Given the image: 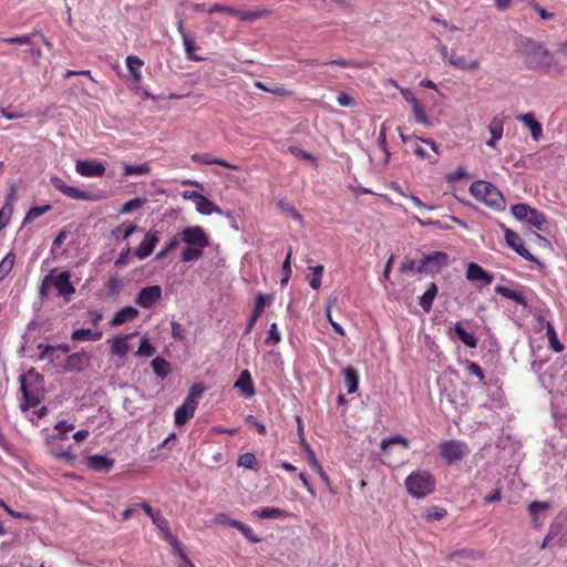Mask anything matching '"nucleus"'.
<instances>
[{
	"label": "nucleus",
	"mask_w": 567,
	"mask_h": 567,
	"mask_svg": "<svg viewBox=\"0 0 567 567\" xmlns=\"http://www.w3.org/2000/svg\"><path fill=\"white\" fill-rule=\"evenodd\" d=\"M532 207L527 204H516L512 206V214L519 220H526Z\"/></svg>",
	"instance_id": "13d9d810"
},
{
	"label": "nucleus",
	"mask_w": 567,
	"mask_h": 567,
	"mask_svg": "<svg viewBox=\"0 0 567 567\" xmlns=\"http://www.w3.org/2000/svg\"><path fill=\"white\" fill-rule=\"evenodd\" d=\"M238 530L250 542L254 544L259 543L261 539L252 532V529L245 523L241 522V524L238 527Z\"/></svg>",
	"instance_id": "e2e57ef3"
},
{
	"label": "nucleus",
	"mask_w": 567,
	"mask_h": 567,
	"mask_svg": "<svg viewBox=\"0 0 567 567\" xmlns=\"http://www.w3.org/2000/svg\"><path fill=\"white\" fill-rule=\"evenodd\" d=\"M204 249L205 248L198 247V246H186L182 250L181 260L184 262H190V261L198 260L203 257Z\"/></svg>",
	"instance_id": "f704fd0d"
},
{
	"label": "nucleus",
	"mask_w": 567,
	"mask_h": 567,
	"mask_svg": "<svg viewBox=\"0 0 567 567\" xmlns=\"http://www.w3.org/2000/svg\"><path fill=\"white\" fill-rule=\"evenodd\" d=\"M311 270H312V277L309 280V286L312 289L318 290L321 287V279H322V274H323L324 268L322 265H318V266L312 267Z\"/></svg>",
	"instance_id": "5fc2aeb1"
},
{
	"label": "nucleus",
	"mask_w": 567,
	"mask_h": 567,
	"mask_svg": "<svg viewBox=\"0 0 567 567\" xmlns=\"http://www.w3.org/2000/svg\"><path fill=\"white\" fill-rule=\"evenodd\" d=\"M450 557L451 558H464V559H477V558H481L482 555L475 550H472V549H460V550H455V551H452L450 554Z\"/></svg>",
	"instance_id": "052dcab7"
},
{
	"label": "nucleus",
	"mask_w": 567,
	"mask_h": 567,
	"mask_svg": "<svg viewBox=\"0 0 567 567\" xmlns=\"http://www.w3.org/2000/svg\"><path fill=\"white\" fill-rule=\"evenodd\" d=\"M196 408L197 406L185 401L175 411V424L178 426L184 425L189 419H192L194 416Z\"/></svg>",
	"instance_id": "cd10ccee"
},
{
	"label": "nucleus",
	"mask_w": 567,
	"mask_h": 567,
	"mask_svg": "<svg viewBox=\"0 0 567 567\" xmlns=\"http://www.w3.org/2000/svg\"><path fill=\"white\" fill-rule=\"evenodd\" d=\"M495 292L506 299H511V300L515 301L516 303H518L520 306H524V307L527 306L525 297L519 291L512 290L505 286H496Z\"/></svg>",
	"instance_id": "2f4dec72"
},
{
	"label": "nucleus",
	"mask_w": 567,
	"mask_h": 567,
	"mask_svg": "<svg viewBox=\"0 0 567 567\" xmlns=\"http://www.w3.org/2000/svg\"><path fill=\"white\" fill-rule=\"evenodd\" d=\"M138 229L137 225L131 224L128 226L121 225L112 230V237L116 240H126L128 237H131L134 233H136Z\"/></svg>",
	"instance_id": "4c0bfd02"
},
{
	"label": "nucleus",
	"mask_w": 567,
	"mask_h": 567,
	"mask_svg": "<svg viewBox=\"0 0 567 567\" xmlns=\"http://www.w3.org/2000/svg\"><path fill=\"white\" fill-rule=\"evenodd\" d=\"M159 243V231L158 230H148L142 243L135 249L134 255L137 259L144 260L150 257L156 245Z\"/></svg>",
	"instance_id": "ddd939ff"
},
{
	"label": "nucleus",
	"mask_w": 567,
	"mask_h": 567,
	"mask_svg": "<svg viewBox=\"0 0 567 567\" xmlns=\"http://www.w3.org/2000/svg\"><path fill=\"white\" fill-rule=\"evenodd\" d=\"M551 505L548 502L533 501L528 504L527 511L533 518V526L539 528L543 522L539 520L540 513L549 511Z\"/></svg>",
	"instance_id": "412c9836"
},
{
	"label": "nucleus",
	"mask_w": 567,
	"mask_h": 567,
	"mask_svg": "<svg viewBox=\"0 0 567 567\" xmlns=\"http://www.w3.org/2000/svg\"><path fill=\"white\" fill-rule=\"evenodd\" d=\"M281 341V334L279 332L277 323H271L265 339L267 346H276Z\"/></svg>",
	"instance_id": "864d4df0"
},
{
	"label": "nucleus",
	"mask_w": 567,
	"mask_h": 567,
	"mask_svg": "<svg viewBox=\"0 0 567 567\" xmlns=\"http://www.w3.org/2000/svg\"><path fill=\"white\" fill-rule=\"evenodd\" d=\"M145 203H146L145 198H140V197L133 198V199L126 202L121 207L120 213L121 214H128V213H131V212L142 207Z\"/></svg>",
	"instance_id": "4d7b16f0"
},
{
	"label": "nucleus",
	"mask_w": 567,
	"mask_h": 567,
	"mask_svg": "<svg viewBox=\"0 0 567 567\" xmlns=\"http://www.w3.org/2000/svg\"><path fill=\"white\" fill-rule=\"evenodd\" d=\"M526 221L534 226L536 229L542 230L544 224L546 223V217L543 213L532 207Z\"/></svg>",
	"instance_id": "a18cd8bd"
},
{
	"label": "nucleus",
	"mask_w": 567,
	"mask_h": 567,
	"mask_svg": "<svg viewBox=\"0 0 567 567\" xmlns=\"http://www.w3.org/2000/svg\"><path fill=\"white\" fill-rule=\"evenodd\" d=\"M394 444H401L404 450L409 447V442L405 437H403L402 435H394L388 440H383L381 443V449L383 451H386L391 445Z\"/></svg>",
	"instance_id": "6e6d98bb"
},
{
	"label": "nucleus",
	"mask_w": 567,
	"mask_h": 567,
	"mask_svg": "<svg viewBox=\"0 0 567 567\" xmlns=\"http://www.w3.org/2000/svg\"><path fill=\"white\" fill-rule=\"evenodd\" d=\"M277 206L280 210L289 214L292 219L297 221H302L301 214L295 208V206L287 199V198H280L277 203Z\"/></svg>",
	"instance_id": "79ce46f5"
},
{
	"label": "nucleus",
	"mask_w": 567,
	"mask_h": 567,
	"mask_svg": "<svg viewBox=\"0 0 567 567\" xmlns=\"http://www.w3.org/2000/svg\"><path fill=\"white\" fill-rule=\"evenodd\" d=\"M257 517L260 519H269V518H284L287 516V513L278 507H265L260 512L256 513Z\"/></svg>",
	"instance_id": "37998d69"
},
{
	"label": "nucleus",
	"mask_w": 567,
	"mask_h": 567,
	"mask_svg": "<svg viewBox=\"0 0 567 567\" xmlns=\"http://www.w3.org/2000/svg\"><path fill=\"white\" fill-rule=\"evenodd\" d=\"M447 514L446 509L439 506H432L425 509L424 518L426 522L440 520Z\"/></svg>",
	"instance_id": "3c124183"
},
{
	"label": "nucleus",
	"mask_w": 567,
	"mask_h": 567,
	"mask_svg": "<svg viewBox=\"0 0 567 567\" xmlns=\"http://www.w3.org/2000/svg\"><path fill=\"white\" fill-rule=\"evenodd\" d=\"M449 63L460 70H463V71H474V70L478 69V66H480L478 60L468 61V60H466L465 56L458 55L453 51L451 52V54L449 56Z\"/></svg>",
	"instance_id": "5701e85b"
},
{
	"label": "nucleus",
	"mask_w": 567,
	"mask_h": 567,
	"mask_svg": "<svg viewBox=\"0 0 567 567\" xmlns=\"http://www.w3.org/2000/svg\"><path fill=\"white\" fill-rule=\"evenodd\" d=\"M467 446L455 440L445 441L440 445V453L445 461H460L468 455Z\"/></svg>",
	"instance_id": "9b49d317"
},
{
	"label": "nucleus",
	"mask_w": 567,
	"mask_h": 567,
	"mask_svg": "<svg viewBox=\"0 0 567 567\" xmlns=\"http://www.w3.org/2000/svg\"><path fill=\"white\" fill-rule=\"evenodd\" d=\"M437 291L439 289L436 284L431 282L426 291L420 297L419 305L425 312L431 311Z\"/></svg>",
	"instance_id": "7c9ffc66"
},
{
	"label": "nucleus",
	"mask_w": 567,
	"mask_h": 567,
	"mask_svg": "<svg viewBox=\"0 0 567 567\" xmlns=\"http://www.w3.org/2000/svg\"><path fill=\"white\" fill-rule=\"evenodd\" d=\"M16 262V254L10 251L7 256L0 261V281H2L12 270Z\"/></svg>",
	"instance_id": "ea45409f"
},
{
	"label": "nucleus",
	"mask_w": 567,
	"mask_h": 567,
	"mask_svg": "<svg viewBox=\"0 0 567 567\" xmlns=\"http://www.w3.org/2000/svg\"><path fill=\"white\" fill-rule=\"evenodd\" d=\"M20 389L25 400V406H37L43 395L44 378L37 372L34 368H30L19 378Z\"/></svg>",
	"instance_id": "f03ea898"
},
{
	"label": "nucleus",
	"mask_w": 567,
	"mask_h": 567,
	"mask_svg": "<svg viewBox=\"0 0 567 567\" xmlns=\"http://www.w3.org/2000/svg\"><path fill=\"white\" fill-rule=\"evenodd\" d=\"M466 279L472 282L481 281L485 286H489L494 277L478 264L470 262L466 269Z\"/></svg>",
	"instance_id": "f3484780"
},
{
	"label": "nucleus",
	"mask_w": 567,
	"mask_h": 567,
	"mask_svg": "<svg viewBox=\"0 0 567 567\" xmlns=\"http://www.w3.org/2000/svg\"><path fill=\"white\" fill-rule=\"evenodd\" d=\"M155 353V348L151 344L147 338L141 339L140 347L136 351V355L140 357H152Z\"/></svg>",
	"instance_id": "bf43d9fd"
},
{
	"label": "nucleus",
	"mask_w": 567,
	"mask_h": 567,
	"mask_svg": "<svg viewBox=\"0 0 567 567\" xmlns=\"http://www.w3.org/2000/svg\"><path fill=\"white\" fill-rule=\"evenodd\" d=\"M181 240L187 246H198L206 248L209 246V238L200 226H188L179 234Z\"/></svg>",
	"instance_id": "1a4fd4ad"
},
{
	"label": "nucleus",
	"mask_w": 567,
	"mask_h": 567,
	"mask_svg": "<svg viewBox=\"0 0 567 567\" xmlns=\"http://www.w3.org/2000/svg\"><path fill=\"white\" fill-rule=\"evenodd\" d=\"M454 331H455V334L457 336V338L460 339V341L462 343H464L466 347L468 348H476L477 347V343H478V339L476 338V336L472 332H467L462 322H456L454 324Z\"/></svg>",
	"instance_id": "c85d7f7f"
},
{
	"label": "nucleus",
	"mask_w": 567,
	"mask_h": 567,
	"mask_svg": "<svg viewBox=\"0 0 567 567\" xmlns=\"http://www.w3.org/2000/svg\"><path fill=\"white\" fill-rule=\"evenodd\" d=\"M2 42L8 44H30L31 43V34H23L17 37L4 38Z\"/></svg>",
	"instance_id": "338daca9"
},
{
	"label": "nucleus",
	"mask_w": 567,
	"mask_h": 567,
	"mask_svg": "<svg viewBox=\"0 0 567 567\" xmlns=\"http://www.w3.org/2000/svg\"><path fill=\"white\" fill-rule=\"evenodd\" d=\"M45 285H50V287L56 290L58 296L70 300V297L75 293V288L71 282V274L70 271H63L56 274L55 269H52L45 276Z\"/></svg>",
	"instance_id": "0eeeda50"
},
{
	"label": "nucleus",
	"mask_w": 567,
	"mask_h": 567,
	"mask_svg": "<svg viewBox=\"0 0 567 567\" xmlns=\"http://www.w3.org/2000/svg\"><path fill=\"white\" fill-rule=\"evenodd\" d=\"M143 65V61L136 55H128L126 58V66L135 82H140L142 79L141 68Z\"/></svg>",
	"instance_id": "72a5a7b5"
},
{
	"label": "nucleus",
	"mask_w": 567,
	"mask_h": 567,
	"mask_svg": "<svg viewBox=\"0 0 567 567\" xmlns=\"http://www.w3.org/2000/svg\"><path fill=\"white\" fill-rule=\"evenodd\" d=\"M194 197L197 199L195 205L196 209L204 215H210L212 213H221V209L215 205L210 199H208L204 195H194Z\"/></svg>",
	"instance_id": "c756f323"
},
{
	"label": "nucleus",
	"mask_w": 567,
	"mask_h": 567,
	"mask_svg": "<svg viewBox=\"0 0 567 567\" xmlns=\"http://www.w3.org/2000/svg\"><path fill=\"white\" fill-rule=\"evenodd\" d=\"M412 111H413V114H414V120L416 123L419 124H423L425 126H431V122L424 111V107L421 105V103H415L413 106H412Z\"/></svg>",
	"instance_id": "603ef678"
},
{
	"label": "nucleus",
	"mask_w": 567,
	"mask_h": 567,
	"mask_svg": "<svg viewBox=\"0 0 567 567\" xmlns=\"http://www.w3.org/2000/svg\"><path fill=\"white\" fill-rule=\"evenodd\" d=\"M162 287L158 285L147 286L140 290L134 302L144 309H151L162 299Z\"/></svg>",
	"instance_id": "9d476101"
},
{
	"label": "nucleus",
	"mask_w": 567,
	"mask_h": 567,
	"mask_svg": "<svg viewBox=\"0 0 567 567\" xmlns=\"http://www.w3.org/2000/svg\"><path fill=\"white\" fill-rule=\"evenodd\" d=\"M75 171L81 176L100 177L105 173V167L102 163L96 161H78Z\"/></svg>",
	"instance_id": "dca6fc26"
},
{
	"label": "nucleus",
	"mask_w": 567,
	"mask_h": 567,
	"mask_svg": "<svg viewBox=\"0 0 567 567\" xmlns=\"http://www.w3.org/2000/svg\"><path fill=\"white\" fill-rule=\"evenodd\" d=\"M16 189L12 186L11 194L8 196L6 204L0 209V224H3V228L8 225L10 221L11 215L13 213V194Z\"/></svg>",
	"instance_id": "c9c22d12"
},
{
	"label": "nucleus",
	"mask_w": 567,
	"mask_h": 567,
	"mask_svg": "<svg viewBox=\"0 0 567 567\" xmlns=\"http://www.w3.org/2000/svg\"><path fill=\"white\" fill-rule=\"evenodd\" d=\"M505 240H506V244L514 250L516 251L519 256H522L523 258H525L526 260L528 261H534V262H537V258L532 255L523 245V239L520 238V236L512 230V229H506L505 230Z\"/></svg>",
	"instance_id": "4468645a"
},
{
	"label": "nucleus",
	"mask_w": 567,
	"mask_h": 567,
	"mask_svg": "<svg viewBox=\"0 0 567 567\" xmlns=\"http://www.w3.org/2000/svg\"><path fill=\"white\" fill-rule=\"evenodd\" d=\"M192 161L202 164H216L233 171H239V166L231 164L225 159L214 157L209 153H196L192 155Z\"/></svg>",
	"instance_id": "6ab92c4d"
},
{
	"label": "nucleus",
	"mask_w": 567,
	"mask_h": 567,
	"mask_svg": "<svg viewBox=\"0 0 567 567\" xmlns=\"http://www.w3.org/2000/svg\"><path fill=\"white\" fill-rule=\"evenodd\" d=\"M151 172V167L148 164H142V165H124V176H131V175H145Z\"/></svg>",
	"instance_id": "8fccbe9b"
},
{
	"label": "nucleus",
	"mask_w": 567,
	"mask_h": 567,
	"mask_svg": "<svg viewBox=\"0 0 567 567\" xmlns=\"http://www.w3.org/2000/svg\"><path fill=\"white\" fill-rule=\"evenodd\" d=\"M234 386L239 389L246 398H251L255 395L254 382L248 370L241 371Z\"/></svg>",
	"instance_id": "4be33fe9"
},
{
	"label": "nucleus",
	"mask_w": 567,
	"mask_h": 567,
	"mask_svg": "<svg viewBox=\"0 0 567 567\" xmlns=\"http://www.w3.org/2000/svg\"><path fill=\"white\" fill-rule=\"evenodd\" d=\"M140 312L136 308L132 306H127L116 311L110 321V324L113 327L121 326L125 322L133 321L138 317Z\"/></svg>",
	"instance_id": "aec40b11"
},
{
	"label": "nucleus",
	"mask_w": 567,
	"mask_h": 567,
	"mask_svg": "<svg viewBox=\"0 0 567 567\" xmlns=\"http://www.w3.org/2000/svg\"><path fill=\"white\" fill-rule=\"evenodd\" d=\"M136 333H127L115 336L109 339L107 342L111 344V354L124 359L131 350L128 340Z\"/></svg>",
	"instance_id": "2eb2a0df"
},
{
	"label": "nucleus",
	"mask_w": 567,
	"mask_h": 567,
	"mask_svg": "<svg viewBox=\"0 0 567 567\" xmlns=\"http://www.w3.org/2000/svg\"><path fill=\"white\" fill-rule=\"evenodd\" d=\"M271 302V296L258 293L255 298L254 307L264 312L265 308Z\"/></svg>",
	"instance_id": "774afa93"
},
{
	"label": "nucleus",
	"mask_w": 567,
	"mask_h": 567,
	"mask_svg": "<svg viewBox=\"0 0 567 567\" xmlns=\"http://www.w3.org/2000/svg\"><path fill=\"white\" fill-rule=\"evenodd\" d=\"M52 206L50 204H45L42 206H34L29 209L24 217V224L31 223L42 216L43 214L50 212Z\"/></svg>",
	"instance_id": "c03bdc74"
},
{
	"label": "nucleus",
	"mask_w": 567,
	"mask_h": 567,
	"mask_svg": "<svg viewBox=\"0 0 567 567\" xmlns=\"http://www.w3.org/2000/svg\"><path fill=\"white\" fill-rule=\"evenodd\" d=\"M50 183L54 187V189L59 190L64 196H66V197H69L71 199L95 202V200H99V199L102 198V196H100L97 194H94V193H91V192H87V190H83L81 188L68 185L59 176H52L50 178Z\"/></svg>",
	"instance_id": "6e6552de"
},
{
	"label": "nucleus",
	"mask_w": 567,
	"mask_h": 567,
	"mask_svg": "<svg viewBox=\"0 0 567 567\" xmlns=\"http://www.w3.org/2000/svg\"><path fill=\"white\" fill-rule=\"evenodd\" d=\"M546 336L549 347L557 353L564 350V344L558 340L557 332L550 322L546 323Z\"/></svg>",
	"instance_id": "e433bc0d"
},
{
	"label": "nucleus",
	"mask_w": 567,
	"mask_h": 567,
	"mask_svg": "<svg viewBox=\"0 0 567 567\" xmlns=\"http://www.w3.org/2000/svg\"><path fill=\"white\" fill-rule=\"evenodd\" d=\"M74 430V424L69 423L68 421H60L56 423L54 431L56 434L52 437L50 445L52 449V454L55 457H64L68 461H73L75 455L71 451V446L64 449V442L68 440L66 434Z\"/></svg>",
	"instance_id": "39448f33"
},
{
	"label": "nucleus",
	"mask_w": 567,
	"mask_h": 567,
	"mask_svg": "<svg viewBox=\"0 0 567 567\" xmlns=\"http://www.w3.org/2000/svg\"><path fill=\"white\" fill-rule=\"evenodd\" d=\"M87 468L92 472L107 474L111 472L114 463H86Z\"/></svg>",
	"instance_id": "69168bd1"
},
{
	"label": "nucleus",
	"mask_w": 567,
	"mask_h": 567,
	"mask_svg": "<svg viewBox=\"0 0 567 567\" xmlns=\"http://www.w3.org/2000/svg\"><path fill=\"white\" fill-rule=\"evenodd\" d=\"M102 337V332L93 331L91 329H76L72 332V340L74 341H97Z\"/></svg>",
	"instance_id": "473e14b6"
},
{
	"label": "nucleus",
	"mask_w": 567,
	"mask_h": 567,
	"mask_svg": "<svg viewBox=\"0 0 567 567\" xmlns=\"http://www.w3.org/2000/svg\"><path fill=\"white\" fill-rule=\"evenodd\" d=\"M342 374L344 378V385L348 390V393H355L359 388L358 371L353 367L348 365L343 369Z\"/></svg>",
	"instance_id": "bb28decb"
},
{
	"label": "nucleus",
	"mask_w": 567,
	"mask_h": 567,
	"mask_svg": "<svg viewBox=\"0 0 567 567\" xmlns=\"http://www.w3.org/2000/svg\"><path fill=\"white\" fill-rule=\"evenodd\" d=\"M405 487L410 495L422 498L434 491L435 478L427 471H415L406 477Z\"/></svg>",
	"instance_id": "20e7f679"
},
{
	"label": "nucleus",
	"mask_w": 567,
	"mask_h": 567,
	"mask_svg": "<svg viewBox=\"0 0 567 567\" xmlns=\"http://www.w3.org/2000/svg\"><path fill=\"white\" fill-rule=\"evenodd\" d=\"M550 537L555 538V544L564 547L567 544V515L558 514L549 525Z\"/></svg>",
	"instance_id": "f8f14e48"
},
{
	"label": "nucleus",
	"mask_w": 567,
	"mask_h": 567,
	"mask_svg": "<svg viewBox=\"0 0 567 567\" xmlns=\"http://www.w3.org/2000/svg\"><path fill=\"white\" fill-rule=\"evenodd\" d=\"M38 349L41 350V353L39 355L40 360L48 358L51 362L54 361L53 353L56 351V348L54 346L40 343L38 346Z\"/></svg>",
	"instance_id": "0e129e2a"
},
{
	"label": "nucleus",
	"mask_w": 567,
	"mask_h": 567,
	"mask_svg": "<svg viewBox=\"0 0 567 567\" xmlns=\"http://www.w3.org/2000/svg\"><path fill=\"white\" fill-rule=\"evenodd\" d=\"M105 288L107 297H115L123 288V280L118 277H112L106 281Z\"/></svg>",
	"instance_id": "de8ad7c7"
},
{
	"label": "nucleus",
	"mask_w": 567,
	"mask_h": 567,
	"mask_svg": "<svg viewBox=\"0 0 567 567\" xmlns=\"http://www.w3.org/2000/svg\"><path fill=\"white\" fill-rule=\"evenodd\" d=\"M516 118L518 121H520L522 123H524V125L530 130L532 137L535 141H538L540 138V136L543 135V127H542L540 123H538L535 120V116L533 113L522 114V115L516 116Z\"/></svg>",
	"instance_id": "393cba45"
},
{
	"label": "nucleus",
	"mask_w": 567,
	"mask_h": 567,
	"mask_svg": "<svg viewBox=\"0 0 567 567\" xmlns=\"http://www.w3.org/2000/svg\"><path fill=\"white\" fill-rule=\"evenodd\" d=\"M151 365H152V369L154 371V373L162 378V379H165L169 372V363L161 358V357H156L152 360L151 362Z\"/></svg>",
	"instance_id": "58836bf2"
},
{
	"label": "nucleus",
	"mask_w": 567,
	"mask_h": 567,
	"mask_svg": "<svg viewBox=\"0 0 567 567\" xmlns=\"http://www.w3.org/2000/svg\"><path fill=\"white\" fill-rule=\"evenodd\" d=\"M466 369L471 374H474L478 378V380L484 383L485 382V374L482 368L474 361L467 360L465 362Z\"/></svg>",
	"instance_id": "680f3d73"
},
{
	"label": "nucleus",
	"mask_w": 567,
	"mask_h": 567,
	"mask_svg": "<svg viewBox=\"0 0 567 567\" xmlns=\"http://www.w3.org/2000/svg\"><path fill=\"white\" fill-rule=\"evenodd\" d=\"M272 13L269 9L240 10L236 8L235 17L240 21H256L268 18Z\"/></svg>",
	"instance_id": "b1692460"
},
{
	"label": "nucleus",
	"mask_w": 567,
	"mask_h": 567,
	"mask_svg": "<svg viewBox=\"0 0 567 567\" xmlns=\"http://www.w3.org/2000/svg\"><path fill=\"white\" fill-rule=\"evenodd\" d=\"M87 364V357L81 352H74L66 358L64 369L66 371H82Z\"/></svg>",
	"instance_id": "a878e982"
},
{
	"label": "nucleus",
	"mask_w": 567,
	"mask_h": 567,
	"mask_svg": "<svg viewBox=\"0 0 567 567\" xmlns=\"http://www.w3.org/2000/svg\"><path fill=\"white\" fill-rule=\"evenodd\" d=\"M522 54L529 70L547 69L554 63V54L543 43L529 39L523 43Z\"/></svg>",
	"instance_id": "f257e3e1"
},
{
	"label": "nucleus",
	"mask_w": 567,
	"mask_h": 567,
	"mask_svg": "<svg viewBox=\"0 0 567 567\" xmlns=\"http://www.w3.org/2000/svg\"><path fill=\"white\" fill-rule=\"evenodd\" d=\"M204 391H205V388L203 384H200V383L193 384L189 389V392H188L185 401L197 406L198 400L203 395Z\"/></svg>",
	"instance_id": "09e8293b"
},
{
	"label": "nucleus",
	"mask_w": 567,
	"mask_h": 567,
	"mask_svg": "<svg viewBox=\"0 0 567 567\" xmlns=\"http://www.w3.org/2000/svg\"><path fill=\"white\" fill-rule=\"evenodd\" d=\"M447 260V255L442 251H436L433 255L425 256L420 265L416 267L414 260H408L401 265L402 272H409L416 269L417 272H435L439 271L441 266Z\"/></svg>",
	"instance_id": "423d86ee"
},
{
	"label": "nucleus",
	"mask_w": 567,
	"mask_h": 567,
	"mask_svg": "<svg viewBox=\"0 0 567 567\" xmlns=\"http://www.w3.org/2000/svg\"><path fill=\"white\" fill-rule=\"evenodd\" d=\"M470 193L477 200L496 210L504 209L505 199L502 193L491 183L475 181L470 186Z\"/></svg>",
	"instance_id": "7ed1b4c3"
},
{
	"label": "nucleus",
	"mask_w": 567,
	"mask_h": 567,
	"mask_svg": "<svg viewBox=\"0 0 567 567\" xmlns=\"http://www.w3.org/2000/svg\"><path fill=\"white\" fill-rule=\"evenodd\" d=\"M487 128L491 133V138L486 142V145L491 148H495L497 141L503 136L504 118L499 115L493 117Z\"/></svg>",
	"instance_id": "a211bd4d"
},
{
	"label": "nucleus",
	"mask_w": 567,
	"mask_h": 567,
	"mask_svg": "<svg viewBox=\"0 0 567 567\" xmlns=\"http://www.w3.org/2000/svg\"><path fill=\"white\" fill-rule=\"evenodd\" d=\"M181 239L177 236L172 237L167 243L164 244L162 249L156 254L155 260H163L167 257L168 254L177 249L179 246Z\"/></svg>",
	"instance_id": "a19ab883"
},
{
	"label": "nucleus",
	"mask_w": 567,
	"mask_h": 567,
	"mask_svg": "<svg viewBox=\"0 0 567 567\" xmlns=\"http://www.w3.org/2000/svg\"><path fill=\"white\" fill-rule=\"evenodd\" d=\"M183 43H184V47H185V52H186V55L187 58L190 60V61H195V62H198V61H203L204 59L202 56H198L194 53V51L197 49L194 40H192L188 34H183Z\"/></svg>",
	"instance_id": "49530a36"
}]
</instances>
